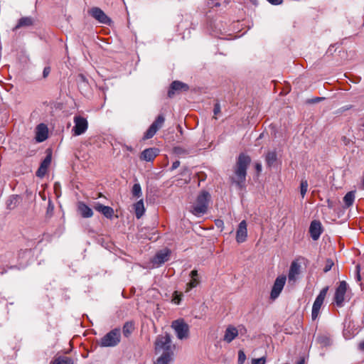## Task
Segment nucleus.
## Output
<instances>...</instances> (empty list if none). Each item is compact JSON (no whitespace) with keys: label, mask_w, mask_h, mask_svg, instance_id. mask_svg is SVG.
<instances>
[{"label":"nucleus","mask_w":364,"mask_h":364,"mask_svg":"<svg viewBox=\"0 0 364 364\" xmlns=\"http://www.w3.org/2000/svg\"><path fill=\"white\" fill-rule=\"evenodd\" d=\"M33 24V19L31 17H23L19 19L17 25L14 27V30H17L23 26H29Z\"/></svg>","instance_id":"b1692460"},{"label":"nucleus","mask_w":364,"mask_h":364,"mask_svg":"<svg viewBox=\"0 0 364 364\" xmlns=\"http://www.w3.org/2000/svg\"><path fill=\"white\" fill-rule=\"evenodd\" d=\"M328 290V287H326L323 288L319 294L316 298L313 306H312V311H311V318L312 320H316L320 312L321 307L323 303V301L326 298V296L327 294Z\"/></svg>","instance_id":"423d86ee"},{"label":"nucleus","mask_w":364,"mask_h":364,"mask_svg":"<svg viewBox=\"0 0 364 364\" xmlns=\"http://www.w3.org/2000/svg\"><path fill=\"white\" fill-rule=\"evenodd\" d=\"M47 169L40 166L36 171V176L38 177H43L45 174L46 173Z\"/></svg>","instance_id":"c9c22d12"},{"label":"nucleus","mask_w":364,"mask_h":364,"mask_svg":"<svg viewBox=\"0 0 364 364\" xmlns=\"http://www.w3.org/2000/svg\"><path fill=\"white\" fill-rule=\"evenodd\" d=\"M189 90V86L181 81H173L170 86V89L168 91V95L169 97H172L176 92H186Z\"/></svg>","instance_id":"f8f14e48"},{"label":"nucleus","mask_w":364,"mask_h":364,"mask_svg":"<svg viewBox=\"0 0 364 364\" xmlns=\"http://www.w3.org/2000/svg\"><path fill=\"white\" fill-rule=\"evenodd\" d=\"M296 364H304V359H301L299 360Z\"/></svg>","instance_id":"49530a36"},{"label":"nucleus","mask_w":364,"mask_h":364,"mask_svg":"<svg viewBox=\"0 0 364 364\" xmlns=\"http://www.w3.org/2000/svg\"><path fill=\"white\" fill-rule=\"evenodd\" d=\"M132 194L133 197L139 198L142 195L141 188L139 183L134 184L132 189Z\"/></svg>","instance_id":"c756f323"},{"label":"nucleus","mask_w":364,"mask_h":364,"mask_svg":"<svg viewBox=\"0 0 364 364\" xmlns=\"http://www.w3.org/2000/svg\"><path fill=\"white\" fill-rule=\"evenodd\" d=\"M213 112L215 115H217L218 113L220 112V106L218 103H216L215 105Z\"/></svg>","instance_id":"58836bf2"},{"label":"nucleus","mask_w":364,"mask_h":364,"mask_svg":"<svg viewBox=\"0 0 364 364\" xmlns=\"http://www.w3.org/2000/svg\"><path fill=\"white\" fill-rule=\"evenodd\" d=\"M126 149H127V150H128L129 151H133V149L131 146H126Z\"/></svg>","instance_id":"de8ad7c7"},{"label":"nucleus","mask_w":364,"mask_h":364,"mask_svg":"<svg viewBox=\"0 0 364 364\" xmlns=\"http://www.w3.org/2000/svg\"><path fill=\"white\" fill-rule=\"evenodd\" d=\"M90 14L100 23L110 25L112 23V20L109 18L105 13L98 7L92 8L90 11Z\"/></svg>","instance_id":"9d476101"},{"label":"nucleus","mask_w":364,"mask_h":364,"mask_svg":"<svg viewBox=\"0 0 364 364\" xmlns=\"http://www.w3.org/2000/svg\"><path fill=\"white\" fill-rule=\"evenodd\" d=\"M287 277L285 275H281L277 277L275 279L271 294H270V298L272 300L276 299L282 292L284 284L286 283Z\"/></svg>","instance_id":"1a4fd4ad"},{"label":"nucleus","mask_w":364,"mask_h":364,"mask_svg":"<svg viewBox=\"0 0 364 364\" xmlns=\"http://www.w3.org/2000/svg\"><path fill=\"white\" fill-rule=\"evenodd\" d=\"M171 338L168 333L159 335L155 341V350L157 353L160 352L173 354V346Z\"/></svg>","instance_id":"7ed1b4c3"},{"label":"nucleus","mask_w":364,"mask_h":364,"mask_svg":"<svg viewBox=\"0 0 364 364\" xmlns=\"http://www.w3.org/2000/svg\"><path fill=\"white\" fill-rule=\"evenodd\" d=\"M301 265L296 261H293L291 264L288 279L289 283L294 284L296 281L298 275L300 274Z\"/></svg>","instance_id":"2eb2a0df"},{"label":"nucleus","mask_w":364,"mask_h":364,"mask_svg":"<svg viewBox=\"0 0 364 364\" xmlns=\"http://www.w3.org/2000/svg\"><path fill=\"white\" fill-rule=\"evenodd\" d=\"M250 157L241 154L239 155L235 166L234 168V175L231 177L232 183L242 189L245 184L247 169L250 164Z\"/></svg>","instance_id":"f257e3e1"},{"label":"nucleus","mask_w":364,"mask_h":364,"mask_svg":"<svg viewBox=\"0 0 364 364\" xmlns=\"http://www.w3.org/2000/svg\"><path fill=\"white\" fill-rule=\"evenodd\" d=\"M247 225L245 220H242L238 225L236 232V241L238 243H242L246 241L247 237Z\"/></svg>","instance_id":"4468645a"},{"label":"nucleus","mask_w":364,"mask_h":364,"mask_svg":"<svg viewBox=\"0 0 364 364\" xmlns=\"http://www.w3.org/2000/svg\"><path fill=\"white\" fill-rule=\"evenodd\" d=\"M311 237L314 240H317L321 234V224L319 221L314 220L309 228Z\"/></svg>","instance_id":"dca6fc26"},{"label":"nucleus","mask_w":364,"mask_h":364,"mask_svg":"<svg viewBox=\"0 0 364 364\" xmlns=\"http://www.w3.org/2000/svg\"><path fill=\"white\" fill-rule=\"evenodd\" d=\"M121 338V332L119 328H114L105 334L100 341L99 343L102 347L116 346Z\"/></svg>","instance_id":"20e7f679"},{"label":"nucleus","mask_w":364,"mask_h":364,"mask_svg":"<svg viewBox=\"0 0 364 364\" xmlns=\"http://www.w3.org/2000/svg\"><path fill=\"white\" fill-rule=\"evenodd\" d=\"M75 125L72 129L74 136H79L84 134L88 128L87 120L81 116L74 117Z\"/></svg>","instance_id":"0eeeda50"},{"label":"nucleus","mask_w":364,"mask_h":364,"mask_svg":"<svg viewBox=\"0 0 364 364\" xmlns=\"http://www.w3.org/2000/svg\"><path fill=\"white\" fill-rule=\"evenodd\" d=\"M347 291V283L345 281L340 282L338 287H337L334 300L338 306H341L345 300V294Z\"/></svg>","instance_id":"9b49d317"},{"label":"nucleus","mask_w":364,"mask_h":364,"mask_svg":"<svg viewBox=\"0 0 364 364\" xmlns=\"http://www.w3.org/2000/svg\"><path fill=\"white\" fill-rule=\"evenodd\" d=\"M170 250L165 249L158 252L156 255L151 259V262L154 265L157 267L161 265L169 259Z\"/></svg>","instance_id":"ddd939ff"},{"label":"nucleus","mask_w":364,"mask_h":364,"mask_svg":"<svg viewBox=\"0 0 364 364\" xmlns=\"http://www.w3.org/2000/svg\"><path fill=\"white\" fill-rule=\"evenodd\" d=\"M355 193V191H349L343 197V202L347 208L350 207L353 204Z\"/></svg>","instance_id":"393cba45"},{"label":"nucleus","mask_w":364,"mask_h":364,"mask_svg":"<svg viewBox=\"0 0 364 364\" xmlns=\"http://www.w3.org/2000/svg\"><path fill=\"white\" fill-rule=\"evenodd\" d=\"M80 77L82 78V80H85V77L83 75H80Z\"/></svg>","instance_id":"8fccbe9b"},{"label":"nucleus","mask_w":364,"mask_h":364,"mask_svg":"<svg viewBox=\"0 0 364 364\" xmlns=\"http://www.w3.org/2000/svg\"><path fill=\"white\" fill-rule=\"evenodd\" d=\"M173 354L166 353H163L162 355L156 360L155 364H168L171 360V357Z\"/></svg>","instance_id":"a878e982"},{"label":"nucleus","mask_w":364,"mask_h":364,"mask_svg":"<svg viewBox=\"0 0 364 364\" xmlns=\"http://www.w3.org/2000/svg\"><path fill=\"white\" fill-rule=\"evenodd\" d=\"M223 221H222V220H218V221L216 223V225H219L223 224Z\"/></svg>","instance_id":"09e8293b"},{"label":"nucleus","mask_w":364,"mask_h":364,"mask_svg":"<svg viewBox=\"0 0 364 364\" xmlns=\"http://www.w3.org/2000/svg\"><path fill=\"white\" fill-rule=\"evenodd\" d=\"M210 195L207 191H202L197 197L196 203L193 205L191 212L196 215H204L208 210Z\"/></svg>","instance_id":"f03ea898"},{"label":"nucleus","mask_w":364,"mask_h":364,"mask_svg":"<svg viewBox=\"0 0 364 364\" xmlns=\"http://www.w3.org/2000/svg\"><path fill=\"white\" fill-rule=\"evenodd\" d=\"M51 162V156L50 155H48L44 160L41 162V167L48 169V166H50Z\"/></svg>","instance_id":"72a5a7b5"},{"label":"nucleus","mask_w":364,"mask_h":364,"mask_svg":"<svg viewBox=\"0 0 364 364\" xmlns=\"http://www.w3.org/2000/svg\"><path fill=\"white\" fill-rule=\"evenodd\" d=\"M48 138V127L44 124H40L36 127V139L38 142H42Z\"/></svg>","instance_id":"a211bd4d"},{"label":"nucleus","mask_w":364,"mask_h":364,"mask_svg":"<svg viewBox=\"0 0 364 364\" xmlns=\"http://www.w3.org/2000/svg\"><path fill=\"white\" fill-rule=\"evenodd\" d=\"M359 348L364 350V341L359 344Z\"/></svg>","instance_id":"a18cd8bd"},{"label":"nucleus","mask_w":364,"mask_h":364,"mask_svg":"<svg viewBox=\"0 0 364 364\" xmlns=\"http://www.w3.org/2000/svg\"><path fill=\"white\" fill-rule=\"evenodd\" d=\"M134 208L135 210L136 217L138 219L140 218L144 215L145 211L143 200L137 201L134 205Z\"/></svg>","instance_id":"5701e85b"},{"label":"nucleus","mask_w":364,"mask_h":364,"mask_svg":"<svg viewBox=\"0 0 364 364\" xmlns=\"http://www.w3.org/2000/svg\"><path fill=\"white\" fill-rule=\"evenodd\" d=\"M171 328L174 330L176 336L180 340L186 339L189 336V326L183 319H177L172 322Z\"/></svg>","instance_id":"39448f33"},{"label":"nucleus","mask_w":364,"mask_h":364,"mask_svg":"<svg viewBox=\"0 0 364 364\" xmlns=\"http://www.w3.org/2000/svg\"><path fill=\"white\" fill-rule=\"evenodd\" d=\"M180 166V161H176L173 163L172 164V166H171V170H175L176 169L178 166Z\"/></svg>","instance_id":"a19ab883"},{"label":"nucleus","mask_w":364,"mask_h":364,"mask_svg":"<svg viewBox=\"0 0 364 364\" xmlns=\"http://www.w3.org/2000/svg\"><path fill=\"white\" fill-rule=\"evenodd\" d=\"M334 265V262L331 259H327L326 261L325 267L323 268V272L325 273L330 271L332 267Z\"/></svg>","instance_id":"473e14b6"},{"label":"nucleus","mask_w":364,"mask_h":364,"mask_svg":"<svg viewBox=\"0 0 364 364\" xmlns=\"http://www.w3.org/2000/svg\"><path fill=\"white\" fill-rule=\"evenodd\" d=\"M246 360V355L242 350H239L238 352V364H243Z\"/></svg>","instance_id":"f704fd0d"},{"label":"nucleus","mask_w":364,"mask_h":364,"mask_svg":"<svg viewBox=\"0 0 364 364\" xmlns=\"http://www.w3.org/2000/svg\"><path fill=\"white\" fill-rule=\"evenodd\" d=\"M158 154V150L155 148H149L144 150L141 154V159L146 161H153Z\"/></svg>","instance_id":"aec40b11"},{"label":"nucleus","mask_w":364,"mask_h":364,"mask_svg":"<svg viewBox=\"0 0 364 364\" xmlns=\"http://www.w3.org/2000/svg\"><path fill=\"white\" fill-rule=\"evenodd\" d=\"M266 360L264 357L252 359V364H265Z\"/></svg>","instance_id":"e433bc0d"},{"label":"nucleus","mask_w":364,"mask_h":364,"mask_svg":"<svg viewBox=\"0 0 364 364\" xmlns=\"http://www.w3.org/2000/svg\"><path fill=\"white\" fill-rule=\"evenodd\" d=\"M182 296V293H178L176 291H174L173 294L172 302H173L176 304H179L181 301Z\"/></svg>","instance_id":"2f4dec72"},{"label":"nucleus","mask_w":364,"mask_h":364,"mask_svg":"<svg viewBox=\"0 0 364 364\" xmlns=\"http://www.w3.org/2000/svg\"><path fill=\"white\" fill-rule=\"evenodd\" d=\"M190 276L191 277V280L186 284V292L189 291L191 289L197 287L200 283L198 271L196 269L192 270L190 273Z\"/></svg>","instance_id":"412c9836"},{"label":"nucleus","mask_w":364,"mask_h":364,"mask_svg":"<svg viewBox=\"0 0 364 364\" xmlns=\"http://www.w3.org/2000/svg\"><path fill=\"white\" fill-rule=\"evenodd\" d=\"M53 364H73V362L71 358L63 356L55 358Z\"/></svg>","instance_id":"c85d7f7f"},{"label":"nucleus","mask_w":364,"mask_h":364,"mask_svg":"<svg viewBox=\"0 0 364 364\" xmlns=\"http://www.w3.org/2000/svg\"><path fill=\"white\" fill-rule=\"evenodd\" d=\"M272 5H279L282 3V0H267Z\"/></svg>","instance_id":"ea45409f"},{"label":"nucleus","mask_w":364,"mask_h":364,"mask_svg":"<svg viewBox=\"0 0 364 364\" xmlns=\"http://www.w3.org/2000/svg\"><path fill=\"white\" fill-rule=\"evenodd\" d=\"M255 168L258 173H260L262 171V165L259 163H257L255 164Z\"/></svg>","instance_id":"37998d69"},{"label":"nucleus","mask_w":364,"mask_h":364,"mask_svg":"<svg viewBox=\"0 0 364 364\" xmlns=\"http://www.w3.org/2000/svg\"><path fill=\"white\" fill-rule=\"evenodd\" d=\"M165 121V118L163 115H159L155 121L151 124L149 128L144 133V139H149L152 138L156 132L162 127Z\"/></svg>","instance_id":"6e6552de"},{"label":"nucleus","mask_w":364,"mask_h":364,"mask_svg":"<svg viewBox=\"0 0 364 364\" xmlns=\"http://www.w3.org/2000/svg\"><path fill=\"white\" fill-rule=\"evenodd\" d=\"M356 277L358 281L360 280V265L356 266Z\"/></svg>","instance_id":"79ce46f5"},{"label":"nucleus","mask_w":364,"mask_h":364,"mask_svg":"<svg viewBox=\"0 0 364 364\" xmlns=\"http://www.w3.org/2000/svg\"><path fill=\"white\" fill-rule=\"evenodd\" d=\"M134 330V324L132 322H127L123 326V334L125 337L129 336Z\"/></svg>","instance_id":"cd10ccee"},{"label":"nucleus","mask_w":364,"mask_h":364,"mask_svg":"<svg viewBox=\"0 0 364 364\" xmlns=\"http://www.w3.org/2000/svg\"><path fill=\"white\" fill-rule=\"evenodd\" d=\"M277 153L275 151H269L266 156V162L269 166H272L277 161Z\"/></svg>","instance_id":"bb28decb"},{"label":"nucleus","mask_w":364,"mask_h":364,"mask_svg":"<svg viewBox=\"0 0 364 364\" xmlns=\"http://www.w3.org/2000/svg\"><path fill=\"white\" fill-rule=\"evenodd\" d=\"M94 208L107 218H112L114 215V210L112 208L104 205L100 203H96L94 205Z\"/></svg>","instance_id":"f3484780"},{"label":"nucleus","mask_w":364,"mask_h":364,"mask_svg":"<svg viewBox=\"0 0 364 364\" xmlns=\"http://www.w3.org/2000/svg\"><path fill=\"white\" fill-rule=\"evenodd\" d=\"M50 67H46L44 68L43 69V76L44 78H46L50 73Z\"/></svg>","instance_id":"4c0bfd02"},{"label":"nucleus","mask_w":364,"mask_h":364,"mask_svg":"<svg viewBox=\"0 0 364 364\" xmlns=\"http://www.w3.org/2000/svg\"><path fill=\"white\" fill-rule=\"evenodd\" d=\"M238 336V331L237 328L233 326H229L224 334L223 340L227 343L232 342Z\"/></svg>","instance_id":"6ab92c4d"},{"label":"nucleus","mask_w":364,"mask_h":364,"mask_svg":"<svg viewBox=\"0 0 364 364\" xmlns=\"http://www.w3.org/2000/svg\"><path fill=\"white\" fill-rule=\"evenodd\" d=\"M77 209L83 218H90L93 215L92 209L82 202L78 203Z\"/></svg>","instance_id":"4be33fe9"},{"label":"nucleus","mask_w":364,"mask_h":364,"mask_svg":"<svg viewBox=\"0 0 364 364\" xmlns=\"http://www.w3.org/2000/svg\"><path fill=\"white\" fill-rule=\"evenodd\" d=\"M308 186H309L308 181L306 180H301V184H300V192H301V196L302 198H304V196L307 192Z\"/></svg>","instance_id":"7c9ffc66"},{"label":"nucleus","mask_w":364,"mask_h":364,"mask_svg":"<svg viewBox=\"0 0 364 364\" xmlns=\"http://www.w3.org/2000/svg\"><path fill=\"white\" fill-rule=\"evenodd\" d=\"M323 99V97H316V98L314 99L312 101H313V102H318L321 100H322Z\"/></svg>","instance_id":"c03bdc74"}]
</instances>
